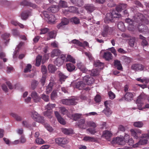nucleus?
I'll list each match as a JSON object with an SVG mask.
<instances>
[{
	"label": "nucleus",
	"mask_w": 149,
	"mask_h": 149,
	"mask_svg": "<svg viewBox=\"0 0 149 149\" xmlns=\"http://www.w3.org/2000/svg\"><path fill=\"white\" fill-rule=\"evenodd\" d=\"M53 83L52 82L49 83L46 87V92L48 94L52 91Z\"/></svg>",
	"instance_id": "7c9ffc66"
},
{
	"label": "nucleus",
	"mask_w": 149,
	"mask_h": 149,
	"mask_svg": "<svg viewBox=\"0 0 149 149\" xmlns=\"http://www.w3.org/2000/svg\"><path fill=\"white\" fill-rule=\"evenodd\" d=\"M54 114L58 121L60 124L63 125L65 124L66 122L65 120L61 116L58 111H54Z\"/></svg>",
	"instance_id": "f8f14e48"
},
{
	"label": "nucleus",
	"mask_w": 149,
	"mask_h": 149,
	"mask_svg": "<svg viewBox=\"0 0 149 149\" xmlns=\"http://www.w3.org/2000/svg\"><path fill=\"white\" fill-rule=\"evenodd\" d=\"M139 38L140 39L143 40L142 44L143 46H146L148 45V42L146 40V38L145 37L141 35H140Z\"/></svg>",
	"instance_id": "58836bf2"
},
{
	"label": "nucleus",
	"mask_w": 149,
	"mask_h": 149,
	"mask_svg": "<svg viewBox=\"0 0 149 149\" xmlns=\"http://www.w3.org/2000/svg\"><path fill=\"white\" fill-rule=\"evenodd\" d=\"M38 84V82L35 80H33L31 83V87L32 89H35Z\"/></svg>",
	"instance_id": "864d4df0"
},
{
	"label": "nucleus",
	"mask_w": 149,
	"mask_h": 149,
	"mask_svg": "<svg viewBox=\"0 0 149 149\" xmlns=\"http://www.w3.org/2000/svg\"><path fill=\"white\" fill-rule=\"evenodd\" d=\"M60 112L61 114L67 115L68 112V110L64 107H61L59 108Z\"/></svg>",
	"instance_id": "4c0bfd02"
},
{
	"label": "nucleus",
	"mask_w": 149,
	"mask_h": 149,
	"mask_svg": "<svg viewBox=\"0 0 149 149\" xmlns=\"http://www.w3.org/2000/svg\"><path fill=\"white\" fill-rule=\"evenodd\" d=\"M71 21L73 22L75 24H78L79 23V19L76 17H74L71 19Z\"/></svg>",
	"instance_id": "052dcab7"
},
{
	"label": "nucleus",
	"mask_w": 149,
	"mask_h": 149,
	"mask_svg": "<svg viewBox=\"0 0 149 149\" xmlns=\"http://www.w3.org/2000/svg\"><path fill=\"white\" fill-rule=\"evenodd\" d=\"M112 135V133L111 132V131H103L102 136L104 138L108 141H110L111 137Z\"/></svg>",
	"instance_id": "9b49d317"
},
{
	"label": "nucleus",
	"mask_w": 149,
	"mask_h": 149,
	"mask_svg": "<svg viewBox=\"0 0 149 149\" xmlns=\"http://www.w3.org/2000/svg\"><path fill=\"white\" fill-rule=\"evenodd\" d=\"M146 95L143 93L139 96L137 99L136 103L139 110H141L144 108L149 109V104H146L144 107H142L144 104L143 101L146 99Z\"/></svg>",
	"instance_id": "39448f33"
},
{
	"label": "nucleus",
	"mask_w": 149,
	"mask_h": 149,
	"mask_svg": "<svg viewBox=\"0 0 149 149\" xmlns=\"http://www.w3.org/2000/svg\"><path fill=\"white\" fill-rule=\"evenodd\" d=\"M36 143L38 144H42L44 143V141L41 138H38L36 139Z\"/></svg>",
	"instance_id": "8fccbe9b"
},
{
	"label": "nucleus",
	"mask_w": 149,
	"mask_h": 149,
	"mask_svg": "<svg viewBox=\"0 0 149 149\" xmlns=\"http://www.w3.org/2000/svg\"><path fill=\"white\" fill-rule=\"evenodd\" d=\"M103 58L107 61H109L112 59V54L109 52H106L104 53Z\"/></svg>",
	"instance_id": "f3484780"
},
{
	"label": "nucleus",
	"mask_w": 149,
	"mask_h": 149,
	"mask_svg": "<svg viewBox=\"0 0 149 149\" xmlns=\"http://www.w3.org/2000/svg\"><path fill=\"white\" fill-rule=\"evenodd\" d=\"M43 13L45 17L48 19L49 22L53 23L55 20L56 18L53 15H49V12L45 11H44Z\"/></svg>",
	"instance_id": "6e6552de"
},
{
	"label": "nucleus",
	"mask_w": 149,
	"mask_h": 149,
	"mask_svg": "<svg viewBox=\"0 0 149 149\" xmlns=\"http://www.w3.org/2000/svg\"><path fill=\"white\" fill-rule=\"evenodd\" d=\"M71 42L72 43L75 44L76 45L78 46H83V45L81 42L79 41L78 40L76 39H74L73 40H72Z\"/></svg>",
	"instance_id": "603ef678"
},
{
	"label": "nucleus",
	"mask_w": 149,
	"mask_h": 149,
	"mask_svg": "<svg viewBox=\"0 0 149 149\" xmlns=\"http://www.w3.org/2000/svg\"><path fill=\"white\" fill-rule=\"evenodd\" d=\"M57 97V92L56 91H54L51 94V99L52 100H55Z\"/></svg>",
	"instance_id": "5fc2aeb1"
},
{
	"label": "nucleus",
	"mask_w": 149,
	"mask_h": 149,
	"mask_svg": "<svg viewBox=\"0 0 149 149\" xmlns=\"http://www.w3.org/2000/svg\"><path fill=\"white\" fill-rule=\"evenodd\" d=\"M66 66L67 70L69 72H71L74 70L75 68V66L70 63H67Z\"/></svg>",
	"instance_id": "4be33fe9"
},
{
	"label": "nucleus",
	"mask_w": 149,
	"mask_h": 149,
	"mask_svg": "<svg viewBox=\"0 0 149 149\" xmlns=\"http://www.w3.org/2000/svg\"><path fill=\"white\" fill-rule=\"evenodd\" d=\"M112 143H116L119 145H123L125 144V141L124 140L123 137H117L113 139Z\"/></svg>",
	"instance_id": "1a4fd4ad"
},
{
	"label": "nucleus",
	"mask_w": 149,
	"mask_h": 149,
	"mask_svg": "<svg viewBox=\"0 0 149 149\" xmlns=\"http://www.w3.org/2000/svg\"><path fill=\"white\" fill-rule=\"evenodd\" d=\"M67 6V3L63 1H61L58 4L59 8V7L65 8Z\"/></svg>",
	"instance_id": "37998d69"
},
{
	"label": "nucleus",
	"mask_w": 149,
	"mask_h": 149,
	"mask_svg": "<svg viewBox=\"0 0 149 149\" xmlns=\"http://www.w3.org/2000/svg\"><path fill=\"white\" fill-rule=\"evenodd\" d=\"M69 99H66L62 100H61L62 103L63 104H65L67 105H69V104L70 103L69 102Z\"/></svg>",
	"instance_id": "338daca9"
},
{
	"label": "nucleus",
	"mask_w": 149,
	"mask_h": 149,
	"mask_svg": "<svg viewBox=\"0 0 149 149\" xmlns=\"http://www.w3.org/2000/svg\"><path fill=\"white\" fill-rule=\"evenodd\" d=\"M109 28L107 25H105L104 26L103 31L102 32V35L104 37H105L107 36Z\"/></svg>",
	"instance_id": "473e14b6"
},
{
	"label": "nucleus",
	"mask_w": 149,
	"mask_h": 149,
	"mask_svg": "<svg viewBox=\"0 0 149 149\" xmlns=\"http://www.w3.org/2000/svg\"><path fill=\"white\" fill-rule=\"evenodd\" d=\"M99 71L97 69H93L91 71V74L92 76H96L99 74Z\"/></svg>",
	"instance_id": "4d7b16f0"
},
{
	"label": "nucleus",
	"mask_w": 149,
	"mask_h": 149,
	"mask_svg": "<svg viewBox=\"0 0 149 149\" xmlns=\"http://www.w3.org/2000/svg\"><path fill=\"white\" fill-rule=\"evenodd\" d=\"M84 7L88 12H92L95 9V7L93 4H86L84 6Z\"/></svg>",
	"instance_id": "dca6fc26"
},
{
	"label": "nucleus",
	"mask_w": 149,
	"mask_h": 149,
	"mask_svg": "<svg viewBox=\"0 0 149 149\" xmlns=\"http://www.w3.org/2000/svg\"><path fill=\"white\" fill-rule=\"evenodd\" d=\"M143 124L142 121H137L134 122L133 123V125L135 127H141L143 126Z\"/></svg>",
	"instance_id": "c9c22d12"
},
{
	"label": "nucleus",
	"mask_w": 149,
	"mask_h": 149,
	"mask_svg": "<svg viewBox=\"0 0 149 149\" xmlns=\"http://www.w3.org/2000/svg\"><path fill=\"white\" fill-rule=\"evenodd\" d=\"M59 76L60 80L61 82L64 81V80L67 78V76L64 75L61 72L59 73Z\"/></svg>",
	"instance_id": "de8ad7c7"
},
{
	"label": "nucleus",
	"mask_w": 149,
	"mask_h": 149,
	"mask_svg": "<svg viewBox=\"0 0 149 149\" xmlns=\"http://www.w3.org/2000/svg\"><path fill=\"white\" fill-rule=\"evenodd\" d=\"M118 28L121 31H124L125 30V28L124 23L122 22H119L118 24Z\"/></svg>",
	"instance_id": "c756f323"
},
{
	"label": "nucleus",
	"mask_w": 149,
	"mask_h": 149,
	"mask_svg": "<svg viewBox=\"0 0 149 149\" xmlns=\"http://www.w3.org/2000/svg\"><path fill=\"white\" fill-rule=\"evenodd\" d=\"M31 96L34 102H37L40 101V98L36 92L35 91L32 92Z\"/></svg>",
	"instance_id": "ddd939ff"
},
{
	"label": "nucleus",
	"mask_w": 149,
	"mask_h": 149,
	"mask_svg": "<svg viewBox=\"0 0 149 149\" xmlns=\"http://www.w3.org/2000/svg\"><path fill=\"white\" fill-rule=\"evenodd\" d=\"M56 36V34L54 31H51L48 32L46 38V40H48L54 38Z\"/></svg>",
	"instance_id": "6ab92c4d"
},
{
	"label": "nucleus",
	"mask_w": 149,
	"mask_h": 149,
	"mask_svg": "<svg viewBox=\"0 0 149 149\" xmlns=\"http://www.w3.org/2000/svg\"><path fill=\"white\" fill-rule=\"evenodd\" d=\"M94 66L95 67H98L100 69H102L104 67V64L100 62L99 60H97L94 62Z\"/></svg>",
	"instance_id": "412c9836"
},
{
	"label": "nucleus",
	"mask_w": 149,
	"mask_h": 149,
	"mask_svg": "<svg viewBox=\"0 0 149 149\" xmlns=\"http://www.w3.org/2000/svg\"><path fill=\"white\" fill-rule=\"evenodd\" d=\"M133 97V94L130 92L127 93L125 95V99L127 101L131 100L132 99Z\"/></svg>",
	"instance_id": "a878e982"
},
{
	"label": "nucleus",
	"mask_w": 149,
	"mask_h": 149,
	"mask_svg": "<svg viewBox=\"0 0 149 149\" xmlns=\"http://www.w3.org/2000/svg\"><path fill=\"white\" fill-rule=\"evenodd\" d=\"M42 58V57L41 56H37L36 60V66H38L40 65Z\"/></svg>",
	"instance_id": "a19ab883"
},
{
	"label": "nucleus",
	"mask_w": 149,
	"mask_h": 149,
	"mask_svg": "<svg viewBox=\"0 0 149 149\" xmlns=\"http://www.w3.org/2000/svg\"><path fill=\"white\" fill-rule=\"evenodd\" d=\"M21 4L24 6H29L33 8H36V5L33 3L29 2L26 0H25L21 2Z\"/></svg>",
	"instance_id": "b1692460"
},
{
	"label": "nucleus",
	"mask_w": 149,
	"mask_h": 149,
	"mask_svg": "<svg viewBox=\"0 0 149 149\" xmlns=\"http://www.w3.org/2000/svg\"><path fill=\"white\" fill-rule=\"evenodd\" d=\"M10 36V34L7 33H5L2 36V38L4 40H6V41H5V42H8V40L7 39Z\"/></svg>",
	"instance_id": "13d9d810"
},
{
	"label": "nucleus",
	"mask_w": 149,
	"mask_h": 149,
	"mask_svg": "<svg viewBox=\"0 0 149 149\" xmlns=\"http://www.w3.org/2000/svg\"><path fill=\"white\" fill-rule=\"evenodd\" d=\"M72 3L76 4L79 6H81L83 5L82 0H70Z\"/></svg>",
	"instance_id": "bb28decb"
},
{
	"label": "nucleus",
	"mask_w": 149,
	"mask_h": 149,
	"mask_svg": "<svg viewBox=\"0 0 149 149\" xmlns=\"http://www.w3.org/2000/svg\"><path fill=\"white\" fill-rule=\"evenodd\" d=\"M132 135L136 139L138 138H143L139 142V144L143 145L146 144L149 139V133L146 134H141V131H131Z\"/></svg>",
	"instance_id": "20e7f679"
},
{
	"label": "nucleus",
	"mask_w": 149,
	"mask_h": 149,
	"mask_svg": "<svg viewBox=\"0 0 149 149\" xmlns=\"http://www.w3.org/2000/svg\"><path fill=\"white\" fill-rule=\"evenodd\" d=\"M83 54H84L86 56L88 57L90 60H92L93 59V57L91 54L89 52H82Z\"/></svg>",
	"instance_id": "bf43d9fd"
},
{
	"label": "nucleus",
	"mask_w": 149,
	"mask_h": 149,
	"mask_svg": "<svg viewBox=\"0 0 149 149\" xmlns=\"http://www.w3.org/2000/svg\"><path fill=\"white\" fill-rule=\"evenodd\" d=\"M48 69L49 72L52 73L56 70V68L55 66L50 64L48 66Z\"/></svg>",
	"instance_id": "e433bc0d"
},
{
	"label": "nucleus",
	"mask_w": 149,
	"mask_h": 149,
	"mask_svg": "<svg viewBox=\"0 0 149 149\" xmlns=\"http://www.w3.org/2000/svg\"><path fill=\"white\" fill-rule=\"evenodd\" d=\"M62 54H62V52H61L59 49H54L51 52V56L53 57L55 56H60Z\"/></svg>",
	"instance_id": "2eb2a0df"
},
{
	"label": "nucleus",
	"mask_w": 149,
	"mask_h": 149,
	"mask_svg": "<svg viewBox=\"0 0 149 149\" xmlns=\"http://www.w3.org/2000/svg\"><path fill=\"white\" fill-rule=\"evenodd\" d=\"M125 22L128 24V29L130 31H134L138 29L139 32L143 33L149 32L148 27L142 24H147L148 21L143 15L139 13L136 14L133 17V19L129 18L125 19Z\"/></svg>",
	"instance_id": "f257e3e1"
},
{
	"label": "nucleus",
	"mask_w": 149,
	"mask_h": 149,
	"mask_svg": "<svg viewBox=\"0 0 149 149\" xmlns=\"http://www.w3.org/2000/svg\"><path fill=\"white\" fill-rule=\"evenodd\" d=\"M85 122V120L84 119H81L79 121V124L78 125V126L83 129H84V128L83 126L84 125V123Z\"/></svg>",
	"instance_id": "3c124183"
},
{
	"label": "nucleus",
	"mask_w": 149,
	"mask_h": 149,
	"mask_svg": "<svg viewBox=\"0 0 149 149\" xmlns=\"http://www.w3.org/2000/svg\"><path fill=\"white\" fill-rule=\"evenodd\" d=\"M83 139L84 141L88 142H95V138L89 136H86Z\"/></svg>",
	"instance_id": "f704fd0d"
},
{
	"label": "nucleus",
	"mask_w": 149,
	"mask_h": 149,
	"mask_svg": "<svg viewBox=\"0 0 149 149\" xmlns=\"http://www.w3.org/2000/svg\"><path fill=\"white\" fill-rule=\"evenodd\" d=\"M63 134L66 135H70L74 136H75V133L74 131H62Z\"/></svg>",
	"instance_id": "49530a36"
},
{
	"label": "nucleus",
	"mask_w": 149,
	"mask_h": 149,
	"mask_svg": "<svg viewBox=\"0 0 149 149\" xmlns=\"http://www.w3.org/2000/svg\"><path fill=\"white\" fill-rule=\"evenodd\" d=\"M56 104H55L49 103L45 106V109L48 110V111H52V109L54 108Z\"/></svg>",
	"instance_id": "72a5a7b5"
},
{
	"label": "nucleus",
	"mask_w": 149,
	"mask_h": 149,
	"mask_svg": "<svg viewBox=\"0 0 149 149\" xmlns=\"http://www.w3.org/2000/svg\"><path fill=\"white\" fill-rule=\"evenodd\" d=\"M114 65L117 69L119 70H121L122 69V65L120 63V61L116 60H115L114 63Z\"/></svg>",
	"instance_id": "cd10ccee"
},
{
	"label": "nucleus",
	"mask_w": 149,
	"mask_h": 149,
	"mask_svg": "<svg viewBox=\"0 0 149 149\" xmlns=\"http://www.w3.org/2000/svg\"><path fill=\"white\" fill-rule=\"evenodd\" d=\"M132 68L135 70L141 71L143 70L144 66L141 64H134L132 65Z\"/></svg>",
	"instance_id": "4468645a"
},
{
	"label": "nucleus",
	"mask_w": 149,
	"mask_h": 149,
	"mask_svg": "<svg viewBox=\"0 0 149 149\" xmlns=\"http://www.w3.org/2000/svg\"><path fill=\"white\" fill-rule=\"evenodd\" d=\"M127 7V5L124 4H120L116 7V10H112L109 13L107 14L104 19V22L106 23H109L110 22L113 20V18L120 17V14L119 13L122 10L125 9Z\"/></svg>",
	"instance_id": "f03ea898"
},
{
	"label": "nucleus",
	"mask_w": 149,
	"mask_h": 149,
	"mask_svg": "<svg viewBox=\"0 0 149 149\" xmlns=\"http://www.w3.org/2000/svg\"><path fill=\"white\" fill-rule=\"evenodd\" d=\"M32 117L36 121L42 123H44V118L39 116L38 113L35 111H33L31 113Z\"/></svg>",
	"instance_id": "0eeeda50"
},
{
	"label": "nucleus",
	"mask_w": 149,
	"mask_h": 149,
	"mask_svg": "<svg viewBox=\"0 0 149 149\" xmlns=\"http://www.w3.org/2000/svg\"><path fill=\"white\" fill-rule=\"evenodd\" d=\"M128 129V127L127 126H124L122 125H120L118 127L119 130H125Z\"/></svg>",
	"instance_id": "0e129e2a"
},
{
	"label": "nucleus",
	"mask_w": 149,
	"mask_h": 149,
	"mask_svg": "<svg viewBox=\"0 0 149 149\" xmlns=\"http://www.w3.org/2000/svg\"><path fill=\"white\" fill-rule=\"evenodd\" d=\"M87 124L89 126L95 128L97 127L96 124L93 121H88L87 122Z\"/></svg>",
	"instance_id": "6e6d98bb"
},
{
	"label": "nucleus",
	"mask_w": 149,
	"mask_h": 149,
	"mask_svg": "<svg viewBox=\"0 0 149 149\" xmlns=\"http://www.w3.org/2000/svg\"><path fill=\"white\" fill-rule=\"evenodd\" d=\"M115 4L113 1V0H109V2L108 3V6L111 7L115 6Z\"/></svg>",
	"instance_id": "774afa93"
},
{
	"label": "nucleus",
	"mask_w": 149,
	"mask_h": 149,
	"mask_svg": "<svg viewBox=\"0 0 149 149\" xmlns=\"http://www.w3.org/2000/svg\"><path fill=\"white\" fill-rule=\"evenodd\" d=\"M41 98L45 102H48L49 100L48 96L45 94H43L41 96Z\"/></svg>",
	"instance_id": "69168bd1"
},
{
	"label": "nucleus",
	"mask_w": 149,
	"mask_h": 149,
	"mask_svg": "<svg viewBox=\"0 0 149 149\" xmlns=\"http://www.w3.org/2000/svg\"><path fill=\"white\" fill-rule=\"evenodd\" d=\"M77 99L74 98H72L71 99H69V102L70 103V104H69V105H76L77 103L76 101Z\"/></svg>",
	"instance_id": "a18cd8bd"
},
{
	"label": "nucleus",
	"mask_w": 149,
	"mask_h": 149,
	"mask_svg": "<svg viewBox=\"0 0 149 149\" xmlns=\"http://www.w3.org/2000/svg\"><path fill=\"white\" fill-rule=\"evenodd\" d=\"M59 9V8L58 6L53 5L51 7L48 8L47 10L49 12L55 13L57 12Z\"/></svg>",
	"instance_id": "aec40b11"
},
{
	"label": "nucleus",
	"mask_w": 149,
	"mask_h": 149,
	"mask_svg": "<svg viewBox=\"0 0 149 149\" xmlns=\"http://www.w3.org/2000/svg\"><path fill=\"white\" fill-rule=\"evenodd\" d=\"M52 111L47 110L44 112V115L45 116H47L49 118H51L52 117Z\"/></svg>",
	"instance_id": "79ce46f5"
},
{
	"label": "nucleus",
	"mask_w": 149,
	"mask_h": 149,
	"mask_svg": "<svg viewBox=\"0 0 149 149\" xmlns=\"http://www.w3.org/2000/svg\"><path fill=\"white\" fill-rule=\"evenodd\" d=\"M81 114L79 113H76L72 115V117L73 119L75 120H76L78 119L79 118H81Z\"/></svg>",
	"instance_id": "09e8293b"
},
{
	"label": "nucleus",
	"mask_w": 149,
	"mask_h": 149,
	"mask_svg": "<svg viewBox=\"0 0 149 149\" xmlns=\"http://www.w3.org/2000/svg\"><path fill=\"white\" fill-rule=\"evenodd\" d=\"M23 42H20L19 44L17 46V47L16 48V50L14 52V54L13 55V58H15L16 57L15 56L17 53V48H19L23 45Z\"/></svg>",
	"instance_id": "e2e57ef3"
},
{
	"label": "nucleus",
	"mask_w": 149,
	"mask_h": 149,
	"mask_svg": "<svg viewBox=\"0 0 149 149\" xmlns=\"http://www.w3.org/2000/svg\"><path fill=\"white\" fill-rule=\"evenodd\" d=\"M65 61H69L73 63H76L75 59L70 55H68L65 59Z\"/></svg>",
	"instance_id": "393cba45"
},
{
	"label": "nucleus",
	"mask_w": 149,
	"mask_h": 149,
	"mask_svg": "<svg viewBox=\"0 0 149 149\" xmlns=\"http://www.w3.org/2000/svg\"><path fill=\"white\" fill-rule=\"evenodd\" d=\"M67 10L68 12L69 11L71 13L76 12L78 11L77 9L73 6L69 7L68 9H67Z\"/></svg>",
	"instance_id": "c03bdc74"
},
{
	"label": "nucleus",
	"mask_w": 149,
	"mask_h": 149,
	"mask_svg": "<svg viewBox=\"0 0 149 149\" xmlns=\"http://www.w3.org/2000/svg\"><path fill=\"white\" fill-rule=\"evenodd\" d=\"M61 22L65 26L68 24L69 21L67 19L65 18H64L62 19Z\"/></svg>",
	"instance_id": "680f3d73"
},
{
	"label": "nucleus",
	"mask_w": 149,
	"mask_h": 149,
	"mask_svg": "<svg viewBox=\"0 0 149 149\" xmlns=\"http://www.w3.org/2000/svg\"><path fill=\"white\" fill-rule=\"evenodd\" d=\"M10 115L17 121H20L22 120L21 117L15 113H10Z\"/></svg>",
	"instance_id": "2f4dec72"
},
{
	"label": "nucleus",
	"mask_w": 149,
	"mask_h": 149,
	"mask_svg": "<svg viewBox=\"0 0 149 149\" xmlns=\"http://www.w3.org/2000/svg\"><path fill=\"white\" fill-rule=\"evenodd\" d=\"M106 116L107 117L110 116L112 114V112L109 107L105 108L102 111Z\"/></svg>",
	"instance_id": "5701e85b"
},
{
	"label": "nucleus",
	"mask_w": 149,
	"mask_h": 149,
	"mask_svg": "<svg viewBox=\"0 0 149 149\" xmlns=\"http://www.w3.org/2000/svg\"><path fill=\"white\" fill-rule=\"evenodd\" d=\"M30 15V13L28 11H24L22 13L21 15V17L22 19L25 20L26 19L28 16Z\"/></svg>",
	"instance_id": "c85d7f7f"
},
{
	"label": "nucleus",
	"mask_w": 149,
	"mask_h": 149,
	"mask_svg": "<svg viewBox=\"0 0 149 149\" xmlns=\"http://www.w3.org/2000/svg\"><path fill=\"white\" fill-rule=\"evenodd\" d=\"M77 66L78 68L83 72H87V69L81 62L78 63L77 64Z\"/></svg>",
	"instance_id": "a211bd4d"
},
{
	"label": "nucleus",
	"mask_w": 149,
	"mask_h": 149,
	"mask_svg": "<svg viewBox=\"0 0 149 149\" xmlns=\"http://www.w3.org/2000/svg\"><path fill=\"white\" fill-rule=\"evenodd\" d=\"M65 60V56L64 54H62L61 56L57 58L54 62L56 65L60 66L62 65Z\"/></svg>",
	"instance_id": "9d476101"
},
{
	"label": "nucleus",
	"mask_w": 149,
	"mask_h": 149,
	"mask_svg": "<svg viewBox=\"0 0 149 149\" xmlns=\"http://www.w3.org/2000/svg\"><path fill=\"white\" fill-rule=\"evenodd\" d=\"M56 143L59 146L65 148V145L69 142L68 139L66 138L58 137L55 139Z\"/></svg>",
	"instance_id": "423d86ee"
},
{
	"label": "nucleus",
	"mask_w": 149,
	"mask_h": 149,
	"mask_svg": "<svg viewBox=\"0 0 149 149\" xmlns=\"http://www.w3.org/2000/svg\"><path fill=\"white\" fill-rule=\"evenodd\" d=\"M94 82V79L90 75H86L84 76L83 81L75 83H72L71 84L73 86L74 88H77L80 90L84 89L86 90H89L90 89L88 87L85 88L86 85H89L93 84Z\"/></svg>",
	"instance_id": "7ed1b4c3"
},
{
	"label": "nucleus",
	"mask_w": 149,
	"mask_h": 149,
	"mask_svg": "<svg viewBox=\"0 0 149 149\" xmlns=\"http://www.w3.org/2000/svg\"><path fill=\"white\" fill-rule=\"evenodd\" d=\"M32 68L31 65L30 64H27L24 70V72L27 73L30 72Z\"/></svg>",
	"instance_id": "ea45409f"
}]
</instances>
